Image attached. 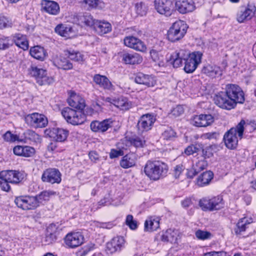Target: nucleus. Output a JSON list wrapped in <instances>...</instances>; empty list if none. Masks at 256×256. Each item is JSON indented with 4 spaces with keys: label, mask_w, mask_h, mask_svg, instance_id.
I'll use <instances>...</instances> for the list:
<instances>
[{
    "label": "nucleus",
    "mask_w": 256,
    "mask_h": 256,
    "mask_svg": "<svg viewBox=\"0 0 256 256\" xmlns=\"http://www.w3.org/2000/svg\"><path fill=\"white\" fill-rule=\"evenodd\" d=\"M199 206L203 210H217L224 207V201L220 196L204 198L200 200Z\"/></svg>",
    "instance_id": "0eeeda50"
},
{
    "label": "nucleus",
    "mask_w": 256,
    "mask_h": 256,
    "mask_svg": "<svg viewBox=\"0 0 256 256\" xmlns=\"http://www.w3.org/2000/svg\"><path fill=\"white\" fill-rule=\"evenodd\" d=\"M245 122L242 120L236 128H232L224 136V140L226 148L230 150L236 148L238 144V138H242Z\"/></svg>",
    "instance_id": "7ed1b4c3"
},
{
    "label": "nucleus",
    "mask_w": 256,
    "mask_h": 256,
    "mask_svg": "<svg viewBox=\"0 0 256 256\" xmlns=\"http://www.w3.org/2000/svg\"><path fill=\"white\" fill-rule=\"evenodd\" d=\"M124 240L122 236H117L112 239L110 242L107 244V248L111 252L120 250L124 246Z\"/></svg>",
    "instance_id": "f704fd0d"
},
{
    "label": "nucleus",
    "mask_w": 256,
    "mask_h": 256,
    "mask_svg": "<svg viewBox=\"0 0 256 256\" xmlns=\"http://www.w3.org/2000/svg\"><path fill=\"white\" fill-rule=\"evenodd\" d=\"M134 81L138 84H143L148 87L154 86L156 84V80L154 76L141 72L136 74Z\"/></svg>",
    "instance_id": "393cba45"
},
{
    "label": "nucleus",
    "mask_w": 256,
    "mask_h": 256,
    "mask_svg": "<svg viewBox=\"0 0 256 256\" xmlns=\"http://www.w3.org/2000/svg\"><path fill=\"white\" fill-rule=\"evenodd\" d=\"M68 104L78 110H82L85 107L84 99L80 95L72 93L68 99Z\"/></svg>",
    "instance_id": "a878e982"
},
{
    "label": "nucleus",
    "mask_w": 256,
    "mask_h": 256,
    "mask_svg": "<svg viewBox=\"0 0 256 256\" xmlns=\"http://www.w3.org/2000/svg\"><path fill=\"white\" fill-rule=\"evenodd\" d=\"M136 161V156L134 153H130L124 156L120 162V166L128 168L134 166Z\"/></svg>",
    "instance_id": "4c0bfd02"
},
{
    "label": "nucleus",
    "mask_w": 256,
    "mask_h": 256,
    "mask_svg": "<svg viewBox=\"0 0 256 256\" xmlns=\"http://www.w3.org/2000/svg\"><path fill=\"white\" fill-rule=\"evenodd\" d=\"M252 222L253 219L250 217H244L240 219L234 228L236 234L237 236L244 234Z\"/></svg>",
    "instance_id": "5701e85b"
},
{
    "label": "nucleus",
    "mask_w": 256,
    "mask_h": 256,
    "mask_svg": "<svg viewBox=\"0 0 256 256\" xmlns=\"http://www.w3.org/2000/svg\"><path fill=\"white\" fill-rule=\"evenodd\" d=\"M204 256H226V254L224 252H212L205 254Z\"/></svg>",
    "instance_id": "774afa93"
},
{
    "label": "nucleus",
    "mask_w": 256,
    "mask_h": 256,
    "mask_svg": "<svg viewBox=\"0 0 256 256\" xmlns=\"http://www.w3.org/2000/svg\"><path fill=\"white\" fill-rule=\"evenodd\" d=\"M254 14V10L249 7L242 8L238 12L236 20L239 22H244L250 20Z\"/></svg>",
    "instance_id": "cd10ccee"
},
{
    "label": "nucleus",
    "mask_w": 256,
    "mask_h": 256,
    "mask_svg": "<svg viewBox=\"0 0 256 256\" xmlns=\"http://www.w3.org/2000/svg\"><path fill=\"white\" fill-rule=\"evenodd\" d=\"M136 13L140 16H144L146 14L147 8L142 2L138 3L135 6Z\"/></svg>",
    "instance_id": "864d4df0"
},
{
    "label": "nucleus",
    "mask_w": 256,
    "mask_h": 256,
    "mask_svg": "<svg viewBox=\"0 0 256 256\" xmlns=\"http://www.w3.org/2000/svg\"><path fill=\"white\" fill-rule=\"evenodd\" d=\"M12 44V40L10 38L4 36L0 38V50L8 49Z\"/></svg>",
    "instance_id": "de8ad7c7"
},
{
    "label": "nucleus",
    "mask_w": 256,
    "mask_h": 256,
    "mask_svg": "<svg viewBox=\"0 0 256 256\" xmlns=\"http://www.w3.org/2000/svg\"><path fill=\"white\" fill-rule=\"evenodd\" d=\"M199 148L196 146L191 144L185 149L184 154L187 156H190L197 152Z\"/></svg>",
    "instance_id": "13d9d810"
},
{
    "label": "nucleus",
    "mask_w": 256,
    "mask_h": 256,
    "mask_svg": "<svg viewBox=\"0 0 256 256\" xmlns=\"http://www.w3.org/2000/svg\"><path fill=\"white\" fill-rule=\"evenodd\" d=\"M214 177L211 171H206L201 174L196 180V184L200 187L208 185Z\"/></svg>",
    "instance_id": "7c9ffc66"
},
{
    "label": "nucleus",
    "mask_w": 256,
    "mask_h": 256,
    "mask_svg": "<svg viewBox=\"0 0 256 256\" xmlns=\"http://www.w3.org/2000/svg\"><path fill=\"white\" fill-rule=\"evenodd\" d=\"M202 72L212 78L220 76L222 71L219 66L210 64L204 65L202 69Z\"/></svg>",
    "instance_id": "bb28decb"
},
{
    "label": "nucleus",
    "mask_w": 256,
    "mask_h": 256,
    "mask_svg": "<svg viewBox=\"0 0 256 256\" xmlns=\"http://www.w3.org/2000/svg\"><path fill=\"white\" fill-rule=\"evenodd\" d=\"M12 42L24 50H26L28 48V43L25 35L16 34L12 36Z\"/></svg>",
    "instance_id": "c9c22d12"
},
{
    "label": "nucleus",
    "mask_w": 256,
    "mask_h": 256,
    "mask_svg": "<svg viewBox=\"0 0 256 256\" xmlns=\"http://www.w3.org/2000/svg\"><path fill=\"white\" fill-rule=\"evenodd\" d=\"M61 114L68 122L74 126L81 124L86 120V116L82 110H76L69 107L64 108Z\"/></svg>",
    "instance_id": "39448f33"
},
{
    "label": "nucleus",
    "mask_w": 256,
    "mask_h": 256,
    "mask_svg": "<svg viewBox=\"0 0 256 256\" xmlns=\"http://www.w3.org/2000/svg\"><path fill=\"white\" fill-rule=\"evenodd\" d=\"M188 26L182 20L174 22L168 31L167 37L171 42L181 40L186 34Z\"/></svg>",
    "instance_id": "20e7f679"
},
{
    "label": "nucleus",
    "mask_w": 256,
    "mask_h": 256,
    "mask_svg": "<svg viewBox=\"0 0 256 256\" xmlns=\"http://www.w3.org/2000/svg\"><path fill=\"white\" fill-rule=\"evenodd\" d=\"M35 150L34 148L29 146H24L22 156L30 157L35 154Z\"/></svg>",
    "instance_id": "4d7b16f0"
},
{
    "label": "nucleus",
    "mask_w": 256,
    "mask_h": 256,
    "mask_svg": "<svg viewBox=\"0 0 256 256\" xmlns=\"http://www.w3.org/2000/svg\"><path fill=\"white\" fill-rule=\"evenodd\" d=\"M14 202L23 210H34L38 206V202L35 196H18L16 198Z\"/></svg>",
    "instance_id": "1a4fd4ad"
},
{
    "label": "nucleus",
    "mask_w": 256,
    "mask_h": 256,
    "mask_svg": "<svg viewBox=\"0 0 256 256\" xmlns=\"http://www.w3.org/2000/svg\"><path fill=\"white\" fill-rule=\"evenodd\" d=\"M190 55L189 51L180 49L176 50L171 56L170 60L174 68H178L182 66V61L186 60Z\"/></svg>",
    "instance_id": "f3484780"
},
{
    "label": "nucleus",
    "mask_w": 256,
    "mask_h": 256,
    "mask_svg": "<svg viewBox=\"0 0 256 256\" xmlns=\"http://www.w3.org/2000/svg\"><path fill=\"white\" fill-rule=\"evenodd\" d=\"M56 224H50L47 228L46 241L48 243H52L56 240Z\"/></svg>",
    "instance_id": "37998d69"
},
{
    "label": "nucleus",
    "mask_w": 256,
    "mask_h": 256,
    "mask_svg": "<svg viewBox=\"0 0 256 256\" xmlns=\"http://www.w3.org/2000/svg\"><path fill=\"white\" fill-rule=\"evenodd\" d=\"M26 176L24 173L16 170H6L0 172V180H6L11 184H18Z\"/></svg>",
    "instance_id": "f8f14e48"
},
{
    "label": "nucleus",
    "mask_w": 256,
    "mask_h": 256,
    "mask_svg": "<svg viewBox=\"0 0 256 256\" xmlns=\"http://www.w3.org/2000/svg\"><path fill=\"white\" fill-rule=\"evenodd\" d=\"M202 54L200 52H194L190 55L185 61L184 70L186 73H192L202 62Z\"/></svg>",
    "instance_id": "9b49d317"
},
{
    "label": "nucleus",
    "mask_w": 256,
    "mask_h": 256,
    "mask_svg": "<svg viewBox=\"0 0 256 256\" xmlns=\"http://www.w3.org/2000/svg\"><path fill=\"white\" fill-rule=\"evenodd\" d=\"M154 8L160 14L170 16L175 12V6L171 0H154Z\"/></svg>",
    "instance_id": "6e6552de"
},
{
    "label": "nucleus",
    "mask_w": 256,
    "mask_h": 256,
    "mask_svg": "<svg viewBox=\"0 0 256 256\" xmlns=\"http://www.w3.org/2000/svg\"><path fill=\"white\" fill-rule=\"evenodd\" d=\"M41 178L43 182L52 184H59L62 180L60 172L56 168H48L45 170Z\"/></svg>",
    "instance_id": "4468645a"
},
{
    "label": "nucleus",
    "mask_w": 256,
    "mask_h": 256,
    "mask_svg": "<svg viewBox=\"0 0 256 256\" xmlns=\"http://www.w3.org/2000/svg\"><path fill=\"white\" fill-rule=\"evenodd\" d=\"M198 172H199L193 166L190 169L187 170L186 176L188 178H192Z\"/></svg>",
    "instance_id": "338daca9"
},
{
    "label": "nucleus",
    "mask_w": 256,
    "mask_h": 256,
    "mask_svg": "<svg viewBox=\"0 0 256 256\" xmlns=\"http://www.w3.org/2000/svg\"><path fill=\"white\" fill-rule=\"evenodd\" d=\"M184 112V110L182 106H177L174 108L171 112V114L174 116H178L182 114Z\"/></svg>",
    "instance_id": "680f3d73"
},
{
    "label": "nucleus",
    "mask_w": 256,
    "mask_h": 256,
    "mask_svg": "<svg viewBox=\"0 0 256 256\" xmlns=\"http://www.w3.org/2000/svg\"><path fill=\"white\" fill-rule=\"evenodd\" d=\"M179 238V232L176 230H168L161 236L163 242H169L171 243H176Z\"/></svg>",
    "instance_id": "e433bc0d"
},
{
    "label": "nucleus",
    "mask_w": 256,
    "mask_h": 256,
    "mask_svg": "<svg viewBox=\"0 0 256 256\" xmlns=\"http://www.w3.org/2000/svg\"><path fill=\"white\" fill-rule=\"evenodd\" d=\"M96 20L93 18L92 16L89 14H86L78 17L79 22L84 24L88 26H94V27Z\"/></svg>",
    "instance_id": "c03bdc74"
},
{
    "label": "nucleus",
    "mask_w": 256,
    "mask_h": 256,
    "mask_svg": "<svg viewBox=\"0 0 256 256\" xmlns=\"http://www.w3.org/2000/svg\"><path fill=\"white\" fill-rule=\"evenodd\" d=\"M122 60L126 64H140L142 60V58L137 53L124 52L122 54Z\"/></svg>",
    "instance_id": "2f4dec72"
},
{
    "label": "nucleus",
    "mask_w": 256,
    "mask_h": 256,
    "mask_svg": "<svg viewBox=\"0 0 256 256\" xmlns=\"http://www.w3.org/2000/svg\"><path fill=\"white\" fill-rule=\"evenodd\" d=\"M46 134L56 142H64L68 136V131L60 128H52L45 131Z\"/></svg>",
    "instance_id": "412c9836"
},
{
    "label": "nucleus",
    "mask_w": 256,
    "mask_h": 256,
    "mask_svg": "<svg viewBox=\"0 0 256 256\" xmlns=\"http://www.w3.org/2000/svg\"><path fill=\"white\" fill-rule=\"evenodd\" d=\"M175 8L182 14L192 12L196 9L193 0H176Z\"/></svg>",
    "instance_id": "6ab92c4d"
},
{
    "label": "nucleus",
    "mask_w": 256,
    "mask_h": 256,
    "mask_svg": "<svg viewBox=\"0 0 256 256\" xmlns=\"http://www.w3.org/2000/svg\"><path fill=\"white\" fill-rule=\"evenodd\" d=\"M113 126V121L112 119H106L101 122L94 121L91 122L90 126L91 130L94 132H104Z\"/></svg>",
    "instance_id": "4be33fe9"
},
{
    "label": "nucleus",
    "mask_w": 256,
    "mask_h": 256,
    "mask_svg": "<svg viewBox=\"0 0 256 256\" xmlns=\"http://www.w3.org/2000/svg\"><path fill=\"white\" fill-rule=\"evenodd\" d=\"M10 24H11L8 18L4 16H0V28H3L7 26H9Z\"/></svg>",
    "instance_id": "e2e57ef3"
},
{
    "label": "nucleus",
    "mask_w": 256,
    "mask_h": 256,
    "mask_svg": "<svg viewBox=\"0 0 256 256\" xmlns=\"http://www.w3.org/2000/svg\"><path fill=\"white\" fill-rule=\"evenodd\" d=\"M53 62L59 68L68 70L72 68V64L66 58L61 55L56 56L54 59Z\"/></svg>",
    "instance_id": "473e14b6"
},
{
    "label": "nucleus",
    "mask_w": 256,
    "mask_h": 256,
    "mask_svg": "<svg viewBox=\"0 0 256 256\" xmlns=\"http://www.w3.org/2000/svg\"><path fill=\"white\" fill-rule=\"evenodd\" d=\"M214 100L220 108L230 110L235 108L238 103L243 104L245 99L244 93L240 86L228 84L226 86V91L219 92Z\"/></svg>",
    "instance_id": "f257e3e1"
},
{
    "label": "nucleus",
    "mask_w": 256,
    "mask_h": 256,
    "mask_svg": "<svg viewBox=\"0 0 256 256\" xmlns=\"http://www.w3.org/2000/svg\"><path fill=\"white\" fill-rule=\"evenodd\" d=\"M123 155L124 152L121 150H116L112 149L110 153V158H114Z\"/></svg>",
    "instance_id": "0e129e2a"
},
{
    "label": "nucleus",
    "mask_w": 256,
    "mask_h": 256,
    "mask_svg": "<svg viewBox=\"0 0 256 256\" xmlns=\"http://www.w3.org/2000/svg\"><path fill=\"white\" fill-rule=\"evenodd\" d=\"M84 2L89 8H102L104 6V4L100 0H84Z\"/></svg>",
    "instance_id": "09e8293b"
},
{
    "label": "nucleus",
    "mask_w": 256,
    "mask_h": 256,
    "mask_svg": "<svg viewBox=\"0 0 256 256\" xmlns=\"http://www.w3.org/2000/svg\"><path fill=\"white\" fill-rule=\"evenodd\" d=\"M198 172L206 168L208 162L205 158L202 156L192 166Z\"/></svg>",
    "instance_id": "8fccbe9b"
},
{
    "label": "nucleus",
    "mask_w": 256,
    "mask_h": 256,
    "mask_svg": "<svg viewBox=\"0 0 256 256\" xmlns=\"http://www.w3.org/2000/svg\"><path fill=\"white\" fill-rule=\"evenodd\" d=\"M92 80L96 85L104 90H113L114 89V85L106 76L96 74L93 76Z\"/></svg>",
    "instance_id": "b1692460"
},
{
    "label": "nucleus",
    "mask_w": 256,
    "mask_h": 256,
    "mask_svg": "<svg viewBox=\"0 0 256 256\" xmlns=\"http://www.w3.org/2000/svg\"><path fill=\"white\" fill-rule=\"evenodd\" d=\"M24 136L26 142L29 140L38 144L40 143L42 140L40 136L32 130H26L24 132Z\"/></svg>",
    "instance_id": "a19ab883"
},
{
    "label": "nucleus",
    "mask_w": 256,
    "mask_h": 256,
    "mask_svg": "<svg viewBox=\"0 0 256 256\" xmlns=\"http://www.w3.org/2000/svg\"><path fill=\"white\" fill-rule=\"evenodd\" d=\"M185 169V166L182 163L176 165L174 168V176L176 178H179L183 171Z\"/></svg>",
    "instance_id": "3c124183"
},
{
    "label": "nucleus",
    "mask_w": 256,
    "mask_h": 256,
    "mask_svg": "<svg viewBox=\"0 0 256 256\" xmlns=\"http://www.w3.org/2000/svg\"><path fill=\"white\" fill-rule=\"evenodd\" d=\"M130 142L136 148H140L144 146L146 142L142 138L136 137L131 139Z\"/></svg>",
    "instance_id": "6e6d98bb"
},
{
    "label": "nucleus",
    "mask_w": 256,
    "mask_h": 256,
    "mask_svg": "<svg viewBox=\"0 0 256 256\" xmlns=\"http://www.w3.org/2000/svg\"><path fill=\"white\" fill-rule=\"evenodd\" d=\"M214 122L213 116L210 114H200L195 116L191 120V124L198 127H206Z\"/></svg>",
    "instance_id": "a211bd4d"
},
{
    "label": "nucleus",
    "mask_w": 256,
    "mask_h": 256,
    "mask_svg": "<svg viewBox=\"0 0 256 256\" xmlns=\"http://www.w3.org/2000/svg\"><path fill=\"white\" fill-rule=\"evenodd\" d=\"M28 74L35 78L40 86L50 84L53 83L54 78L47 75L46 70L36 65H31L28 68Z\"/></svg>",
    "instance_id": "423d86ee"
},
{
    "label": "nucleus",
    "mask_w": 256,
    "mask_h": 256,
    "mask_svg": "<svg viewBox=\"0 0 256 256\" xmlns=\"http://www.w3.org/2000/svg\"><path fill=\"white\" fill-rule=\"evenodd\" d=\"M218 134L216 132H210L204 134L202 135V138L204 139L211 140L216 138Z\"/></svg>",
    "instance_id": "69168bd1"
},
{
    "label": "nucleus",
    "mask_w": 256,
    "mask_h": 256,
    "mask_svg": "<svg viewBox=\"0 0 256 256\" xmlns=\"http://www.w3.org/2000/svg\"><path fill=\"white\" fill-rule=\"evenodd\" d=\"M126 224L128 226V227L132 230H134L137 228L138 224L136 220H134L133 216L131 214L127 216Z\"/></svg>",
    "instance_id": "603ef678"
},
{
    "label": "nucleus",
    "mask_w": 256,
    "mask_h": 256,
    "mask_svg": "<svg viewBox=\"0 0 256 256\" xmlns=\"http://www.w3.org/2000/svg\"><path fill=\"white\" fill-rule=\"evenodd\" d=\"M176 132L170 128H167L162 133V136L164 139L170 140L176 136Z\"/></svg>",
    "instance_id": "5fc2aeb1"
},
{
    "label": "nucleus",
    "mask_w": 256,
    "mask_h": 256,
    "mask_svg": "<svg viewBox=\"0 0 256 256\" xmlns=\"http://www.w3.org/2000/svg\"><path fill=\"white\" fill-rule=\"evenodd\" d=\"M56 194V192L54 191L45 190L42 192L40 194L35 197L36 198L39 204L44 201L48 200L51 196H54Z\"/></svg>",
    "instance_id": "a18cd8bd"
},
{
    "label": "nucleus",
    "mask_w": 256,
    "mask_h": 256,
    "mask_svg": "<svg viewBox=\"0 0 256 256\" xmlns=\"http://www.w3.org/2000/svg\"><path fill=\"white\" fill-rule=\"evenodd\" d=\"M41 10L50 15L56 16L60 12L59 4L54 0H42L40 2Z\"/></svg>",
    "instance_id": "dca6fc26"
},
{
    "label": "nucleus",
    "mask_w": 256,
    "mask_h": 256,
    "mask_svg": "<svg viewBox=\"0 0 256 256\" xmlns=\"http://www.w3.org/2000/svg\"><path fill=\"white\" fill-rule=\"evenodd\" d=\"M30 53L34 58L41 61L44 60L48 55L44 48L39 46L31 48Z\"/></svg>",
    "instance_id": "72a5a7b5"
},
{
    "label": "nucleus",
    "mask_w": 256,
    "mask_h": 256,
    "mask_svg": "<svg viewBox=\"0 0 256 256\" xmlns=\"http://www.w3.org/2000/svg\"><path fill=\"white\" fill-rule=\"evenodd\" d=\"M94 29L98 34L103 35L112 30V26L108 22L97 20L96 21Z\"/></svg>",
    "instance_id": "c756f323"
},
{
    "label": "nucleus",
    "mask_w": 256,
    "mask_h": 256,
    "mask_svg": "<svg viewBox=\"0 0 256 256\" xmlns=\"http://www.w3.org/2000/svg\"><path fill=\"white\" fill-rule=\"evenodd\" d=\"M210 234V232L202 231L201 230H198L196 232V237L200 240H206L209 238Z\"/></svg>",
    "instance_id": "052dcab7"
},
{
    "label": "nucleus",
    "mask_w": 256,
    "mask_h": 256,
    "mask_svg": "<svg viewBox=\"0 0 256 256\" xmlns=\"http://www.w3.org/2000/svg\"><path fill=\"white\" fill-rule=\"evenodd\" d=\"M156 120L155 116L152 114H147L141 116L137 124L139 132H143L151 130Z\"/></svg>",
    "instance_id": "ddd939ff"
},
{
    "label": "nucleus",
    "mask_w": 256,
    "mask_h": 256,
    "mask_svg": "<svg viewBox=\"0 0 256 256\" xmlns=\"http://www.w3.org/2000/svg\"><path fill=\"white\" fill-rule=\"evenodd\" d=\"M160 227V218L156 216H149L144 224V230L152 232L157 230Z\"/></svg>",
    "instance_id": "c85d7f7f"
},
{
    "label": "nucleus",
    "mask_w": 256,
    "mask_h": 256,
    "mask_svg": "<svg viewBox=\"0 0 256 256\" xmlns=\"http://www.w3.org/2000/svg\"><path fill=\"white\" fill-rule=\"evenodd\" d=\"M54 31L56 34L62 36L70 37L72 32V29L70 26L60 24L56 26Z\"/></svg>",
    "instance_id": "58836bf2"
},
{
    "label": "nucleus",
    "mask_w": 256,
    "mask_h": 256,
    "mask_svg": "<svg viewBox=\"0 0 256 256\" xmlns=\"http://www.w3.org/2000/svg\"><path fill=\"white\" fill-rule=\"evenodd\" d=\"M124 44L126 46L138 51L144 52L146 48L141 40L132 36L126 37L124 39Z\"/></svg>",
    "instance_id": "aec40b11"
},
{
    "label": "nucleus",
    "mask_w": 256,
    "mask_h": 256,
    "mask_svg": "<svg viewBox=\"0 0 256 256\" xmlns=\"http://www.w3.org/2000/svg\"><path fill=\"white\" fill-rule=\"evenodd\" d=\"M65 53L66 56L69 58L76 62L82 63L85 60L84 55L79 52L74 50L72 52L66 51Z\"/></svg>",
    "instance_id": "79ce46f5"
},
{
    "label": "nucleus",
    "mask_w": 256,
    "mask_h": 256,
    "mask_svg": "<svg viewBox=\"0 0 256 256\" xmlns=\"http://www.w3.org/2000/svg\"><path fill=\"white\" fill-rule=\"evenodd\" d=\"M114 104L122 110H128L132 106V104L126 98L120 97L114 100Z\"/></svg>",
    "instance_id": "ea45409f"
},
{
    "label": "nucleus",
    "mask_w": 256,
    "mask_h": 256,
    "mask_svg": "<svg viewBox=\"0 0 256 256\" xmlns=\"http://www.w3.org/2000/svg\"><path fill=\"white\" fill-rule=\"evenodd\" d=\"M84 236L80 232H72L68 234L64 238L66 244L71 248H74L84 243Z\"/></svg>",
    "instance_id": "2eb2a0df"
},
{
    "label": "nucleus",
    "mask_w": 256,
    "mask_h": 256,
    "mask_svg": "<svg viewBox=\"0 0 256 256\" xmlns=\"http://www.w3.org/2000/svg\"><path fill=\"white\" fill-rule=\"evenodd\" d=\"M26 122L30 126L36 128L46 127L48 123L45 116L37 112L28 114L25 117Z\"/></svg>",
    "instance_id": "9d476101"
},
{
    "label": "nucleus",
    "mask_w": 256,
    "mask_h": 256,
    "mask_svg": "<svg viewBox=\"0 0 256 256\" xmlns=\"http://www.w3.org/2000/svg\"><path fill=\"white\" fill-rule=\"evenodd\" d=\"M150 56L152 60L160 66L164 65V56L155 50H152L150 52Z\"/></svg>",
    "instance_id": "49530a36"
},
{
    "label": "nucleus",
    "mask_w": 256,
    "mask_h": 256,
    "mask_svg": "<svg viewBox=\"0 0 256 256\" xmlns=\"http://www.w3.org/2000/svg\"><path fill=\"white\" fill-rule=\"evenodd\" d=\"M4 140L6 142H12L18 140L16 135L13 134L10 131L6 132L3 136Z\"/></svg>",
    "instance_id": "bf43d9fd"
},
{
    "label": "nucleus",
    "mask_w": 256,
    "mask_h": 256,
    "mask_svg": "<svg viewBox=\"0 0 256 256\" xmlns=\"http://www.w3.org/2000/svg\"><path fill=\"white\" fill-rule=\"evenodd\" d=\"M168 166L160 160H148L146 164L144 172L151 180H157L164 177L168 172Z\"/></svg>",
    "instance_id": "f03ea898"
}]
</instances>
